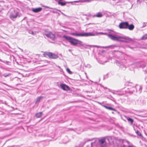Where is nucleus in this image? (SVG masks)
Wrapping results in <instances>:
<instances>
[{
  "mask_svg": "<svg viewBox=\"0 0 147 147\" xmlns=\"http://www.w3.org/2000/svg\"><path fill=\"white\" fill-rule=\"evenodd\" d=\"M113 31L109 32L108 34L100 32L99 34L102 35H106L111 40L114 41H119L123 42L128 43L132 41V39L128 36L119 35L115 33Z\"/></svg>",
  "mask_w": 147,
  "mask_h": 147,
  "instance_id": "nucleus-1",
  "label": "nucleus"
},
{
  "mask_svg": "<svg viewBox=\"0 0 147 147\" xmlns=\"http://www.w3.org/2000/svg\"><path fill=\"white\" fill-rule=\"evenodd\" d=\"M63 38L68 40L71 44L73 45L76 46L78 44L81 45L82 43L81 41L69 36H63Z\"/></svg>",
  "mask_w": 147,
  "mask_h": 147,
  "instance_id": "nucleus-2",
  "label": "nucleus"
},
{
  "mask_svg": "<svg viewBox=\"0 0 147 147\" xmlns=\"http://www.w3.org/2000/svg\"><path fill=\"white\" fill-rule=\"evenodd\" d=\"M71 34L75 36H94L96 35L94 34L91 33V32H84L82 33H72Z\"/></svg>",
  "mask_w": 147,
  "mask_h": 147,
  "instance_id": "nucleus-3",
  "label": "nucleus"
},
{
  "mask_svg": "<svg viewBox=\"0 0 147 147\" xmlns=\"http://www.w3.org/2000/svg\"><path fill=\"white\" fill-rule=\"evenodd\" d=\"M45 56H48L49 58L52 59H56L58 57L57 55L52 53L47 52L44 54Z\"/></svg>",
  "mask_w": 147,
  "mask_h": 147,
  "instance_id": "nucleus-4",
  "label": "nucleus"
},
{
  "mask_svg": "<svg viewBox=\"0 0 147 147\" xmlns=\"http://www.w3.org/2000/svg\"><path fill=\"white\" fill-rule=\"evenodd\" d=\"M44 34L52 40H54L55 38V35L51 32L45 31L44 33Z\"/></svg>",
  "mask_w": 147,
  "mask_h": 147,
  "instance_id": "nucleus-5",
  "label": "nucleus"
},
{
  "mask_svg": "<svg viewBox=\"0 0 147 147\" xmlns=\"http://www.w3.org/2000/svg\"><path fill=\"white\" fill-rule=\"evenodd\" d=\"M128 23L127 22L121 23L119 25V27L121 29H127L128 28Z\"/></svg>",
  "mask_w": 147,
  "mask_h": 147,
  "instance_id": "nucleus-6",
  "label": "nucleus"
},
{
  "mask_svg": "<svg viewBox=\"0 0 147 147\" xmlns=\"http://www.w3.org/2000/svg\"><path fill=\"white\" fill-rule=\"evenodd\" d=\"M61 88L63 90H70V88L69 87L65 84H62L60 85Z\"/></svg>",
  "mask_w": 147,
  "mask_h": 147,
  "instance_id": "nucleus-7",
  "label": "nucleus"
},
{
  "mask_svg": "<svg viewBox=\"0 0 147 147\" xmlns=\"http://www.w3.org/2000/svg\"><path fill=\"white\" fill-rule=\"evenodd\" d=\"M18 14V13L17 11H14L13 13L11 14L10 18H16L17 17Z\"/></svg>",
  "mask_w": 147,
  "mask_h": 147,
  "instance_id": "nucleus-8",
  "label": "nucleus"
},
{
  "mask_svg": "<svg viewBox=\"0 0 147 147\" xmlns=\"http://www.w3.org/2000/svg\"><path fill=\"white\" fill-rule=\"evenodd\" d=\"M42 9V8L41 7H39L37 8H32V11L34 13H38L41 11Z\"/></svg>",
  "mask_w": 147,
  "mask_h": 147,
  "instance_id": "nucleus-9",
  "label": "nucleus"
},
{
  "mask_svg": "<svg viewBox=\"0 0 147 147\" xmlns=\"http://www.w3.org/2000/svg\"><path fill=\"white\" fill-rule=\"evenodd\" d=\"M134 28V26L132 24H130V25H129L128 24V28L129 30H132Z\"/></svg>",
  "mask_w": 147,
  "mask_h": 147,
  "instance_id": "nucleus-10",
  "label": "nucleus"
},
{
  "mask_svg": "<svg viewBox=\"0 0 147 147\" xmlns=\"http://www.w3.org/2000/svg\"><path fill=\"white\" fill-rule=\"evenodd\" d=\"M42 112H40L36 113V116L37 118H40L42 116Z\"/></svg>",
  "mask_w": 147,
  "mask_h": 147,
  "instance_id": "nucleus-11",
  "label": "nucleus"
},
{
  "mask_svg": "<svg viewBox=\"0 0 147 147\" xmlns=\"http://www.w3.org/2000/svg\"><path fill=\"white\" fill-rule=\"evenodd\" d=\"M66 2H62L61 1H59L58 2V4L60 5H61V6H64L66 4Z\"/></svg>",
  "mask_w": 147,
  "mask_h": 147,
  "instance_id": "nucleus-12",
  "label": "nucleus"
},
{
  "mask_svg": "<svg viewBox=\"0 0 147 147\" xmlns=\"http://www.w3.org/2000/svg\"><path fill=\"white\" fill-rule=\"evenodd\" d=\"M42 98V97L41 96L37 98L36 99L35 103H38L40 101V100Z\"/></svg>",
  "mask_w": 147,
  "mask_h": 147,
  "instance_id": "nucleus-13",
  "label": "nucleus"
},
{
  "mask_svg": "<svg viewBox=\"0 0 147 147\" xmlns=\"http://www.w3.org/2000/svg\"><path fill=\"white\" fill-rule=\"evenodd\" d=\"M127 119L128 121L130 122L131 124H132L133 123L134 120L130 118H127Z\"/></svg>",
  "mask_w": 147,
  "mask_h": 147,
  "instance_id": "nucleus-14",
  "label": "nucleus"
},
{
  "mask_svg": "<svg viewBox=\"0 0 147 147\" xmlns=\"http://www.w3.org/2000/svg\"><path fill=\"white\" fill-rule=\"evenodd\" d=\"M103 106L105 108H106V109H107L108 110H114L113 109L109 106H106V105H103Z\"/></svg>",
  "mask_w": 147,
  "mask_h": 147,
  "instance_id": "nucleus-15",
  "label": "nucleus"
},
{
  "mask_svg": "<svg viewBox=\"0 0 147 147\" xmlns=\"http://www.w3.org/2000/svg\"><path fill=\"white\" fill-rule=\"evenodd\" d=\"M105 140L104 138L101 139L99 140V142L101 144H102L105 142Z\"/></svg>",
  "mask_w": 147,
  "mask_h": 147,
  "instance_id": "nucleus-16",
  "label": "nucleus"
},
{
  "mask_svg": "<svg viewBox=\"0 0 147 147\" xmlns=\"http://www.w3.org/2000/svg\"><path fill=\"white\" fill-rule=\"evenodd\" d=\"M102 16V15L100 13H97L96 16L97 17H101Z\"/></svg>",
  "mask_w": 147,
  "mask_h": 147,
  "instance_id": "nucleus-17",
  "label": "nucleus"
},
{
  "mask_svg": "<svg viewBox=\"0 0 147 147\" xmlns=\"http://www.w3.org/2000/svg\"><path fill=\"white\" fill-rule=\"evenodd\" d=\"M142 39L143 40L147 39V34L143 36L142 37Z\"/></svg>",
  "mask_w": 147,
  "mask_h": 147,
  "instance_id": "nucleus-18",
  "label": "nucleus"
},
{
  "mask_svg": "<svg viewBox=\"0 0 147 147\" xmlns=\"http://www.w3.org/2000/svg\"><path fill=\"white\" fill-rule=\"evenodd\" d=\"M136 133L138 136H141V133L138 131H137L136 132Z\"/></svg>",
  "mask_w": 147,
  "mask_h": 147,
  "instance_id": "nucleus-19",
  "label": "nucleus"
},
{
  "mask_svg": "<svg viewBox=\"0 0 147 147\" xmlns=\"http://www.w3.org/2000/svg\"><path fill=\"white\" fill-rule=\"evenodd\" d=\"M67 71L69 74H71L72 73L70 71V69L68 68H67L66 69Z\"/></svg>",
  "mask_w": 147,
  "mask_h": 147,
  "instance_id": "nucleus-20",
  "label": "nucleus"
},
{
  "mask_svg": "<svg viewBox=\"0 0 147 147\" xmlns=\"http://www.w3.org/2000/svg\"><path fill=\"white\" fill-rule=\"evenodd\" d=\"M29 33L30 34H31L32 35H34V32L33 31H30L29 32Z\"/></svg>",
  "mask_w": 147,
  "mask_h": 147,
  "instance_id": "nucleus-21",
  "label": "nucleus"
},
{
  "mask_svg": "<svg viewBox=\"0 0 147 147\" xmlns=\"http://www.w3.org/2000/svg\"><path fill=\"white\" fill-rule=\"evenodd\" d=\"M10 74H8L7 75H3V76H4V77H6L7 76H10Z\"/></svg>",
  "mask_w": 147,
  "mask_h": 147,
  "instance_id": "nucleus-22",
  "label": "nucleus"
},
{
  "mask_svg": "<svg viewBox=\"0 0 147 147\" xmlns=\"http://www.w3.org/2000/svg\"><path fill=\"white\" fill-rule=\"evenodd\" d=\"M43 7H46V8H49V9H52V8H50L48 6H43Z\"/></svg>",
  "mask_w": 147,
  "mask_h": 147,
  "instance_id": "nucleus-23",
  "label": "nucleus"
},
{
  "mask_svg": "<svg viewBox=\"0 0 147 147\" xmlns=\"http://www.w3.org/2000/svg\"><path fill=\"white\" fill-rule=\"evenodd\" d=\"M93 46L94 47H100V46Z\"/></svg>",
  "mask_w": 147,
  "mask_h": 147,
  "instance_id": "nucleus-24",
  "label": "nucleus"
},
{
  "mask_svg": "<svg viewBox=\"0 0 147 147\" xmlns=\"http://www.w3.org/2000/svg\"><path fill=\"white\" fill-rule=\"evenodd\" d=\"M145 26H146V25H145V23H143V27H145Z\"/></svg>",
  "mask_w": 147,
  "mask_h": 147,
  "instance_id": "nucleus-25",
  "label": "nucleus"
},
{
  "mask_svg": "<svg viewBox=\"0 0 147 147\" xmlns=\"http://www.w3.org/2000/svg\"><path fill=\"white\" fill-rule=\"evenodd\" d=\"M102 48H107V47H103Z\"/></svg>",
  "mask_w": 147,
  "mask_h": 147,
  "instance_id": "nucleus-26",
  "label": "nucleus"
},
{
  "mask_svg": "<svg viewBox=\"0 0 147 147\" xmlns=\"http://www.w3.org/2000/svg\"><path fill=\"white\" fill-rule=\"evenodd\" d=\"M62 14L64 16H66V15H65L64 13H62Z\"/></svg>",
  "mask_w": 147,
  "mask_h": 147,
  "instance_id": "nucleus-27",
  "label": "nucleus"
},
{
  "mask_svg": "<svg viewBox=\"0 0 147 147\" xmlns=\"http://www.w3.org/2000/svg\"><path fill=\"white\" fill-rule=\"evenodd\" d=\"M108 90L109 91H111L110 89H108Z\"/></svg>",
  "mask_w": 147,
  "mask_h": 147,
  "instance_id": "nucleus-28",
  "label": "nucleus"
},
{
  "mask_svg": "<svg viewBox=\"0 0 147 147\" xmlns=\"http://www.w3.org/2000/svg\"><path fill=\"white\" fill-rule=\"evenodd\" d=\"M112 92V93H113V94H115V93H114V92Z\"/></svg>",
  "mask_w": 147,
  "mask_h": 147,
  "instance_id": "nucleus-29",
  "label": "nucleus"
},
{
  "mask_svg": "<svg viewBox=\"0 0 147 147\" xmlns=\"http://www.w3.org/2000/svg\"><path fill=\"white\" fill-rule=\"evenodd\" d=\"M142 87H140V88L141 89H142Z\"/></svg>",
  "mask_w": 147,
  "mask_h": 147,
  "instance_id": "nucleus-30",
  "label": "nucleus"
}]
</instances>
